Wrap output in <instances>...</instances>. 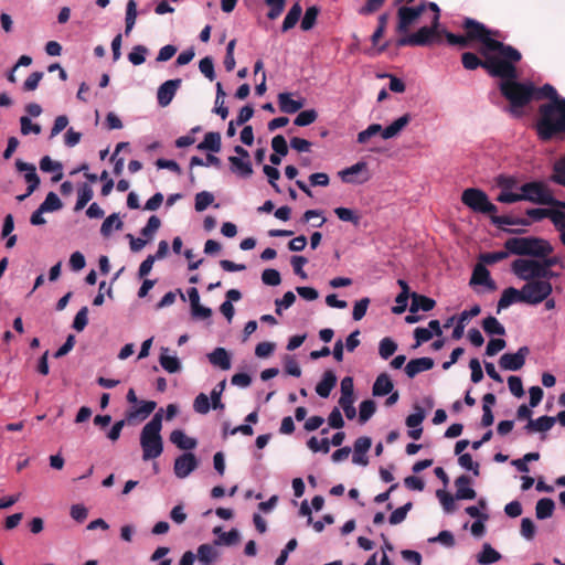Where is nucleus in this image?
Returning a JSON list of instances; mask_svg holds the SVG:
<instances>
[{
  "mask_svg": "<svg viewBox=\"0 0 565 565\" xmlns=\"http://www.w3.org/2000/svg\"><path fill=\"white\" fill-rule=\"evenodd\" d=\"M512 57H507V68L504 74L497 75L500 78L498 88L500 94L507 99L508 106L504 108L514 118H521L524 115V108L533 100H542L543 96L554 93L551 84H544L537 87L533 82H520L516 64L522 60V54L515 50Z\"/></svg>",
  "mask_w": 565,
  "mask_h": 565,
  "instance_id": "1",
  "label": "nucleus"
},
{
  "mask_svg": "<svg viewBox=\"0 0 565 565\" xmlns=\"http://www.w3.org/2000/svg\"><path fill=\"white\" fill-rule=\"evenodd\" d=\"M554 93L543 96L547 103L539 106V118L535 122L536 135L542 141H550L561 134H565V98L559 96L552 85Z\"/></svg>",
  "mask_w": 565,
  "mask_h": 565,
  "instance_id": "2",
  "label": "nucleus"
},
{
  "mask_svg": "<svg viewBox=\"0 0 565 565\" xmlns=\"http://www.w3.org/2000/svg\"><path fill=\"white\" fill-rule=\"evenodd\" d=\"M461 28L471 43H481L487 52H495L504 55V57H512L513 52L516 50L512 45L494 39L500 35L499 31L488 29L483 23L472 18H465Z\"/></svg>",
  "mask_w": 565,
  "mask_h": 565,
  "instance_id": "3",
  "label": "nucleus"
},
{
  "mask_svg": "<svg viewBox=\"0 0 565 565\" xmlns=\"http://www.w3.org/2000/svg\"><path fill=\"white\" fill-rule=\"evenodd\" d=\"M162 408L159 409L141 429L140 446L145 461L156 459L163 452V440L160 434L162 429Z\"/></svg>",
  "mask_w": 565,
  "mask_h": 565,
  "instance_id": "4",
  "label": "nucleus"
},
{
  "mask_svg": "<svg viewBox=\"0 0 565 565\" xmlns=\"http://www.w3.org/2000/svg\"><path fill=\"white\" fill-rule=\"evenodd\" d=\"M504 248L513 255L535 258L548 256L554 250L548 241L535 236L508 238Z\"/></svg>",
  "mask_w": 565,
  "mask_h": 565,
  "instance_id": "5",
  "label": "nucleus"
},
{
  "mask_svg": "<svg viewBox=\"0 0 565 565\" xmlns=\"http://www.w3.org/2000/svg\"><path fill=\"white\" fill-rule=\"evenodd\" d=\"M487 51H483L484 60H480L477 54L472 52H465L461 55L462 66L468 71L477 70L478 67H482L487 71V73L491 77H495L497 75L504 74L508 65H505L507 57L500 54H487Z\"/></svg>",
  "mask_w": 565,
  "mask_h": 565,
  "instance_id": "6",
  "label": "nucleus"
},
{
  "mask_svg": "<svg viewBox=\"0 0 565 565\" xmlns=\"http://www.w3.org/2000/svg\"><path fill=\"white\" fill-rule=\"evenodd\" d=\"M440 24L424 25L414 33H406L397 39L396 46H429L434 43L440 42L443 30H439Z\"/></svg>",
  "mask_w": 565,
  "mask_h": 565,
  "instance_id": "7",
  "label": "nucleus"
},
{
  "mask_svg": "<svg viewBox=\"0 0 565 565\" xmlns=\"http://www.w3.org/2000/svg\"><path fill=\"white\" fill-rule=\"evenodd\" d=\"M461 202L475 213H481L492 217L498 207L490 202L487 193L478 188H468L461 194Z\"/></svg>",
  "mask_w": 565,
  "mask_h": 565,
  "instance_id": "8",
  "label": "nucleus"
},
{
  "mask_svg": "<svg viewBox=\"0 0 565 565\" xmlns=\"http://www.w3.org/2000/svg\"><path fill=\"white\" fill-rule=\"evenodd\" d=\"M522 201H530L535 204L550 205L552 202V192L546 184L540 181H533L522 184Z\"/></svg>",
  "mask_w": 565,
  "mask_h": 565,
  "instance_id": "9",
  "label": "nucleus"
},
{
  "mask_svg": "<svg viewBox=\"0 0 565 565\" xmlns=\"http://www.w3.org/2000/svg\"><path fill=\"white\" fill-rule=\"evenodd\" d=\"M511 269L515 276L525 281L539 280V276L544 275V269L537 259L518 258L512 263Z\"/></svg>",
  "mask_w": 565,
  "mask_h": 565,
  "instance_id": "10",
  "label": "nucleus"
},
{
  "mask_svg": "<svg viewBox=\"0 0 565 565\" xmlns=\"http://www.w3.org/2000/svg\"><path fill=\"white\" fill-rule=\"evenodd\" d=\"M552 285L547 280L527 281L522 287V294L525 303L537 305L552 294Z\"/></svg>",
  "mask_w": 565,
  "mask_h": 565,
  "instance_id": "11",
  "label": "nucleus"
},
{
  "mask_svg": "<svg viewBox=\"0 0 565 565\" xmlns=\"http://www.w3.org/2000/svg\"><path fill=\"white\" fill-rule=\"evenodd\" d=\"M424 13V6L419 2L416 6H399L397 9V25L396 32L399 34H406L411 28L418 21L420 15Z\"/></svg>",
  "mask_w": 565,
  "mask_h": 565,
  "instance_id": "12",
  "label": "nucleus"
},
{
  "mask_svg": "<svg viewBox=\"0 0 565 565\" xmlns=\"http://www.w3.org/2000/svg\"><path fill=\"white\" fill-rule=\"evenodd\" d=\"M526 218H529L532 222H540L543 218H550L556 230H562L564 227V221H565V212L561 210H554V209H527L526 212Z\"/></svg>",
  "mask_w": 565,
  "mask_h": 565,
  "instance_id": "13",
  "label": "nucleus"
},
{
  "mask_svg": "<svg viewBox=\"0 0 565 565\" xmlns=\"http://www.w3.org/2000/svg\"><path fill=\"white\" fill-rule=\"evenodd\" d=\"M530 353L527 347H521L515 353H504L499 360V365L503 370L519 371L523 367L525 359Z\"/></svg>",
  "mask_w": 565,
  "mask_h": 565,
  "instance_id": "14",
  "label": "nucleus"
},
{
  "mask_svg": "<svg viewBox=\"0 0 565 565\" xmlns=\"http://www.w3.org/2000/svg\"><path fill=\"white\" fill-rule=\"evenodd\" d=\"M198 466L199 461L195 455L192 452H184L175 458L173 471L178 478L184 479L190 476V473L193 472Z\"/></svg>",
  "mask_w": 565,
  "mask_h": 565,
  "instance_id": "15",
  "label": "nucleus"
},
{
  "mask_svg": "<svg viewBox=\"0 0 565 565\" xmlns=\"http://www.w3.org/2000/svg\"><path fill=\"white\" fill-rule=\"evenodd\" d=\"M182 79H169L161 84L157 92V100L159 106L167 107L172 102L173 97L177 94V90L181 86Z\"/></svg>",
  "mask_w": 565,
  "mask_h": 565,
  "instance_id": "16",
  "label": "nucleus"
},
{
  "mask_svg": "<svg viewBox=\"0 0 565 565\" xmlns=\"http://www.w3.org/2000/svg\"><path fill=\"white\" fill-rule=\"evenodd\" d=\"M15 168L19 172H25L24 180L28 183V194H32L40 185V178L33 163L15 160Z\"/></svg>",
  "mask_w": 565,
  "mask_h": 565,
  "instance_id": "17",
  "label": "nucleus"
},
{
  "mask_svg": "<svg viewBox=\"0 0 565 565\" xmlns=\"http://www.w3.org/2000/svg\"><path fill=\"white\" fill-rule=\"evenodd\" d=\"M491 222L497 227L502 228L503 231H505L508 233H514V234L523 233L524 230L503 228V225H521V226L531 225V221L526 217H514L511 215H497V213L492 215Z\"/></svg>",
  "mask_w": 565,
  "mask_h": 565,
  "instance_id": "18",
  "label": "nucleus"
},
{
  "mask_svg": "<svg viewBox=\"0 0 565 565\" xmlns=\"http://www.w3.org/2000/svg\"><path fill=\"white\" fill-rule=\"evenodd\" d=\"M472 480L467 475H461L455 480L457 500H473L477 492L470 487Z\"/></svg>",
  "mask_w": 565,
  "mask_h": 565,
  "instance_id": "19",
  "label": "nucleus"
},
{
  "mask_svg": "<svg viewBox=\"0 0 565 565\" xmlns=\"http://www.w3.org/2000/svg\"><path fill=\"white\" fill-rule=\"evenodd\" d=\"M372 440L370 437L363 436L359 437L354 443V452L352 457V461L355 465L366 466L369 463V459L366 457V452L371 448Z\"/></svg>",
  "mask_w": 565,
  "mask_h": 565,
  "instance_id": "20",
  "label": "nucleus"
},
{
  "mask_svg": "<svg viewBox=\"0 0 565 565\" xmlns=\"http://www.w3.org/2000/svg\"><path fill=\"white\" fill-rule=\"evenodd\" d=\"M470 285H483L489 290H495V281L491 278L490 271L482 264L476 265L470 279Z\"/></svg>",
  "mask_w": 565,
  "mask_h": 565,
  "instance_id": "21",
  "label": "nucleus"
},
{
  "mask_svg": "<svg viewBox=\"0 0 565 565\" xmlns=\"http://www.w3.org/2000/svg\"><path fill=\"white\" fill-rule=\"evenodd\" d=\"M434 360L431 358H417L411 360L405 366V373L408 377L413 379L420 372L429 371L434 367Z\"/></svg>",
  "mask_w": 565,
  "mask_h": 565,
  "instance_id": "22",
  "label": "nucleus"
},
{
  "mask_svg": "<svg viewBox=\"0 0 565 565\" xmlns=\"http://www.w3.org/2000/svg\"><path fill=\"white\" fill-rule=\"evenodd\" d=\"M514 302H524L522 289H515L514 287H509L503 290L501 298L498 301L497 312L499 313L502 309L508 308Z\"/></svg>",
  "mask_w": 565,
  "mask_h": 565,
  "instance_id": "23",
  "label": "nucleus"
},
{
  "mask_svg": "<svg viewBox=\"0 0 565 565\" xmlns=\"http://www.w3.org/2000/svg\"><path fill=\"white\" fill-rule=\"evenodd\" d=\"M366 170V163L363 161L356 162L355 164L345 168L339 172V177L344 183H364L369 180V177H364L360 180L354 179V175Z\"/></svg>",
  "mask_w": 565,
  "mask_h": 565,
  "instance_id": "24",
  "label": "nucleus"
},
{
  "mask_svg": "<svg viewBox=\"0 0 565 565\" xmlns=\"http://www.w3.org/2000/svg\"><path fill=\"white\" fill-rule=\"evenodd\" d=\"M305 100L302 98L296 100L291 98L290 93H280L278 95L279 109L286 114H295L303 107Z\"/></svg>",
  "mask_w": 565,
  "mask_h": 565,
  "instance_id": "25",
  "label": "nucleus"
},
{
  "mask_svg": "<svg viewBox=\"0 0 565 565\" xmlns=\"http://www.w3.org/2000/svg\"><path fill=\"white\" fill-rule=\"evenodd\" d=\"M210 363L223 371L231 369V356L224 348H216L207 354Z\"/></svg>",
  "mask_w": 565,
  "mask_h": 565,
  "instance_id": "26",
  "label": "nucleus"
},
{
  "mask_svg": "<svg viewBox=\"0 0 565 565\" xmlns=\"http://www.w3.org/2000/svg\"><path fill=\"white\" fill-rule=\"evenodd\" d=\"M335 374L333 373V371L327 370L323 373L321 381L317 384L316 392L320 397L327 398L330 395L332 388L335 386Z\"/></svg>",
  "mask_w": 565,
  "mask_h": 565,
  "instance_id": "27",
  "label": "nucleus"
},
{
  "mask_svg": "<svg viewBox=\"0 0 565 565\" xmlns=\"http://www.w3.org/2000/svg\"><path fill=\"white\" fill-rule=\"evenodd\" d=\"M412 120L411 114H405L402 117L394 120L382 131L383 139H391L397 136Z\"/></svg>",
  "mask_w": 565,
  "mask_h": 565,
  "instance_id": "28",
  "label": "nucleus"
},
{
  "mask_svg": "<svg viewBox=\"0 0 565 565\" xmlns=\"http://www.w3.org/2000/svg\"><path fill=\"white\" fill-rule=\"evenodd\" d=\"M555 422V417L544 415L536 419H530L524 428L526 429L527 433H544L550 430L554 426Z\"/></svg>",
  "mask_w": 565,
  "mask_h": 565,
  "instance_id": "29",
  "label": "nucleus"
},
{
  "mask_svg": "<svg viewBox=\"0 0 565 565\" xmlns=\"http://www.w3.org/2000/svg\"><path fill=\"white\" fill-rule=\"evenodd\" d=\"M394 388V384L387 373H381L372 387V393L374 396H385L390 394Z\"/></svg>",
  "mask_w": 565,
  "mask_h": 565,
  "instance_id": "30",
  "label": "nucleus"
},
{
  "mask_svg": "<svg viewBox=\"0 0 565 565\" xmlns=\"http://www.w3.org/2000/svg\"><path fill=\"white\" fill-rule=\"evenodd\" d=\"M170 440L178 448L182 450H191L196 447V440L194 438L188 437L183 430L175 429L170 434Z\"/></svg>",
  "mask_w": 565,
  "mask_h": 565,
  "instance_id": "31",
  "label": "nucleus"
},
{
  "mask_svg": "<svg viewBox=\"0 0 565 565\" xmlns=\"http://www.w3.org/2000/svg\"><path fill=\"white\" fill-rule=\"evenodd\" d=\"M233 172L238 173L243 178H248L253 174V168L249 159H242L236 156L228 158Z\"/></svg>",
  "mask_w": 565,
  "mask_h": 565,
  "instance_id": "32",
  "label": "nucleus"
},
{
  "mask_svg": "<svg viewBox=\"0 0 565 565\" xmlns=\"http://www.w3.org/2000/svg\"><path fill=\"white\" fill-rule=\"evenodd\" d=\"M436 301L429 297L424 295H419L416 292L412 294V305L411 311L416 312L418 310L430 311L434 309Z\"/></svg>",
  "mask_w": 565,
  "mask_h": 565,
  "instance_id": "33",
  "label": "nucleus"
},
{
  "mask_svg": "<svg viewBox=\"0 0 565 565\" xmlns=\"http://www.w3.org/2000/svg\"><path fill=\"white\" fill-rule=\"evenodd\" d=\"M221 146L222 143L220 132L210 131L205 134L203 141L198 145V149L218 152L221 150Z\"/></svg>",
  "mask_w": 565,
  "mask_h": 565,
  "instance_id": "34",
  "label": "nucleus"
},
{
  "mask_svg": "<svg viewBox=\"0 0 565 565\" xmlns=\"http://www.w3.org/2000/svg\"><path fill=\"white\" fill-rule=\"evenodd\" d=\"M40 169L43 172H56V174L53 175V178H52L53 182H58L63 178L62 163L57 162V161H53L49 156H44L40 160Z\"/></svg>",
  "mask_w": 565,
  "mask_h": 565,
  "instance_id": "35",
  "label": "nucleus"
},
{
  "mask_svg": "<svg viewBox=\"0 0 565 565\" xmlns=\"http://www.w3.org/2000/svg\"><path fill=\"white\" fill-rule=\"evenodd\" d=\"M301 13H302V8L298 2H296L289 9L288 13L286 14V17L284 19L282 25H281V32L285 33V32L291 30L292 28H295V25L297 24V22L300 19Z\"/></svg>",
  "mask_w": 565,
  "mask_h": 565,
  "instance_id": "36",
  "label": "nucleus"
},
{
  "mask_svg": "<svg viewBox=\"0 0 565 565\" xmlns=\"http://www.w3.org/2000/svg\"><path fill=\"white\" fill-rule=\"evenodd\" d=\"M555 503L550 498H542L536 502L535 514L539 520H545L553 515Z\"/></svg>",
  "mask_w": 565,
  "mask_h": 565,
  "instance_id": "37",
  "label": "nucleus"
},
{
  "mask_svg": "<svg viewBox=\"0 0 565 565\" xmlns=\"http://www.w3.org/2000/svg\"><path fill=\"white\" fill-rule=\"evenodd\" d=\"M501 558V554L495 551L489 543H484L482 551L478 554L477 561L481 565H489L498 562Z\"/></svg>",
  "mask_w": 565,
  "mask_h": 565,
  "instance_id": "38",
  "label": "nucleus"
},
{
  "mask_svg": "<svg viewBox=\"0 0 565 565\" xmlns=\"http://www.w3.org/2000/svg\"><path fill=\"white\" fill-rule=\"evenodd\" d=\"M122 226H124V223L119 218L118 214L113 213L109 216H107L105 218V221L103 222V224L100 226V234L104 237H108L113 232V227H115L117 231H119L122 228Z\"/></svg>",
  "mask_w": 565,
  "mask_h": 565,
  "instance_id": "39",
  "label": "nucleus"
},
{
  "mask_svg": "<svg viewBox=\"0 0 565 565\" xmlns=\"http://www.w3.org/2000/svg\"><path fill=\"white\" fill-rule=\"evenodd\" d=\"M214 534H220L217 544H224L227 546L235 545L239 542V533L236 529H232L228 532H222L220 526L213 530Z\"/></svg>",
  "mask_w": 565,
  "mask_h": 565,
  "instance_id": "40",
  "label": "nucleus"
},
{
  "mask_svg": "<svg viewBox=\"0 0 565 565\" xmlns=\"http://www.w3.org/2000/svg\"><path fill=\"white\" fill-rule=\"evenodd\" d=\"M94 195L93 189L89 184L83 183L77 191V201L75 210L79 211L84 209Z\"/></svg>",
  "mask_w": 565,
  "mask_h": 565,
  "instance_id": "41",
  "label": "nucleus"
},
{
  "mask_svg": "<svg viewBox=\"0 0 565 565\" xmlns=\"http://www.w3.org/2000/svg\"><path fill=\"white\" fill-rule=\"evenodd\" d=\"M482 328L488 334L504 335L505 329L497 318L489 316L482 321Z\"/></svg>",
  "mask_w": 565,
  "mask_h": 565,
  "instance_id": "42",
  "label": "nucleus"
},
{
  "mask_svg": "<svg viewBox=\"0 0 565 565\" xmlns=\"http://www.w3.org/2000/svg\"><path fill=\"white\" fill-rule=\"evenodd\" d=\"M319 12H320V9L317 6L309 7L306 10L305 15L300 23V28L302 31H309L315 26V24L317 22V18L319 15Z\"/></svg>",
  "mask_w": 565,
  "mask_h": 565,
  "instance_id": "43",
  "label": "nucleus"
},
{
  "mask_svg": "<svg viewBox=\"0 0 565 565\" xmlns=\"http://www.w3.org/2000/svg\"><path fill=\"white\" fill-rule=\"evenodd\" d=\"M156 406L157 403L153 401L142 402L137 409L129 412L127 417L128 419H132L140 416L142 419H145L156 409Z\"/></svg>",
  "mask_w": 565,
  "mask_h": 565,
  "instance_id": "44",
  "label": "nucleus"
},
{
  "mask_svg": "<svg viewBox=\"0 0 565 565\" xmlns=\"http://www.w3.org/2000/svg\"><path fill=\"white\" fill-rule=\"evenodd\" d=\"M376 404L373 399H365L360 404L359 422L366 423L375 413Z\"/></svg>",
  "mask_w": 565,
  "mask_h": 565,
  "instance_id": "45",
  "label": "nucleus"
},
{
  "mask_svg": "<svg viewBox=\"0 0 565 565\" xmlns=\"http://www.w3.org/2000/svg\"><path fill=\"white\" fill-rule=\"evenodd\" d=\"M137 19V3L135 0H129L126 8V28L125 34L128 35L135 26Z\"/></svg>",
  "mask_w": 565,
  "mask_h": 565,
  "instance_id": "46",
  "label": "nucleus"
},
{
  "mask_svg": "<svg viewBox=\"0 0 565 565\" xmlns=\"http://www.w3.org/2000/svg\"><path fill=\"white\" fill-rule=\"evenodd\" d=\"M443 34L446 38L449 45L459 46L461 49L468 47L470 45V40L467 38V34H455L447 30H443Z\"/></svg>",
  "mask_w": 565,
  "mask_h": 565,
  "instance_id": "47",
  "label": "nucleus"
},
{
  "mask_svg": "<svg viewBox=\"0 0 565 565\" xmlns=\"http://www.w3.org/2000/svg\"><path fill=\"white\" fill-rule=\"evenodd\" d=\"M63 204L54 192H49L45 200L41 203V211L54 212L62 209Z\"/></svg>",
  "mask_w": 565,
  "mask_h": 565,
  "instance_id": "48",
  "label": "nucleus"
},
{
  "mask_svg": "<svg viewBox=\"0 0 565 565\" xmlns=\"http://www.w3.org/2000/svg\"><path fill=\"white\" fill-rule=\"evenodd\" d=\"M226 387V380H222L215 385L211 392V403L214 409H224V404L221 401L222 394Z\"/></svg>",
  "mask_w": 565,
  "mask_h": 565,
  "instance_id": "49",
  "label": "nucleus"
},
{
  "mask_svg": "<svg viewBox=\"0 0 565 565\" xmlns=\"http://www.w3.org/2000/svg\"><path fill=\"white\" fill-rule=\"evenodd\" d=\"M436 495L439 499L445 512L452 513L456 510V498L451 493L440 489L436 491Z\"/></svg>",
  "mask_w": 565,
  "mask_h": 565,
  "instance_id": "50",
  "label": "nucleus"
},
{
  "mask_svg": "<svg viewBox=\"0 0 565 565\" xmlns=\"http://www.w3.org/2000/svg\"><path fill=\"white\" fill-rule=\"evenodd\" d=\"M334 213L339 217V220H341L343 222H350L354 225L360 224V220H361L360 215L351 209L337 207V209H334Z\"/></svg>",
  "mask_w": 565,
  "mask_h": 565,
  "instance_id": "51",
  "label": "nucleus"
},
{
  "mask_svg": "<svg viewBox=\"0 0 565 565\" xmlns=\"http://www.w3.org/2000/svg\"><path fill=\"white\" fill-rule=\"evenodd\" d=\"M397 350V344L391 338H383L380 341L379 353L382 359L387 360Z\"/></svg>",
  "mask_w": 565,
  "mask_h": 565,
  "instance_id": "52",
  "label": "nucleus"
},
{
  "mask_svg": "<svg viewBox=\"0 0 565 565\" xmlns=\"http://www.w3.org/2000/svg\"><path fill=\"white\" fill-rule=\"evenodd\" d=\"M412 508H413V503L407 502L404 505L394 510L388 518L390 523L392 525L402 523L406 519V515L412 510Z\"/></svg>",
  "mask_w": 565,
  "mask_h": 565,
  "instance_id": "53",
  "label": "nucleus"
},
{
  "mask_svg": "<svg viewBox=\"0 0 565 565\" xmlns=\"http://www.w3.org/2000/svg\"><path fill=\"white\" fill-rule=\"evenodd\" d=\"M318 117V113L315 109H307L300 111L294 120V124L299 127H306L315 122Z\"/></svg>",
  "mask_w": 565,
  "mask_h": 565,
  "instance_id": "54",
  "label": "nucleus"
},
{
  "mask_svg": "<svg viewBox=\"0 0 565 565\" xmlns=\"http://www.w3.org/2000/svg\"><path fill=\"white\" fill-rule=\"evenodd\" d=\"M41 126L32 122L29 116H22L20 118V131L23 136H28L30 134L39 135L41 134Z\"/></svg>",
  "mask_w": 565,
  "mask_h": 565,
  "instance_id": "55",
  "label": "nucleus"
},
{
  "mask_svg": "<svg viewBox=\"0 0 565 565\" xmlns=\"http://www.w3.org/2000/svg\"><path fill=\"white\" fill-rule=\"evenodd\" d=\"M265 3L269 7V11L267 12V18L269 20H276L284 11L286 6V0H264Z\"/></svg>",
  "mask_w": 565,
  "mask_h": 565,
  "instance_id": "56",
  "label": "nucleus"
},
{
  "mask_svg": "<svg viewBox=\"0 0 565 565\" xmlns=\"http://www.w3.org/2000/svg\"><path fill=\"white\" fill-rule=\"evenodd\" d=\"M148 49L145 45H136L128 54V60L134 65H140L145 63Z\"/></svg>",
  "mask_w": 565,
  "mask_h": 565,
  "instance_id": "57",
  "label": "nucleus"
},
{
  "mask_svg": "<svg viewBox=\"0 0 565 565\" xmlns=\"http://www.w3.org/2000/svg\"><path fill=\"white\" fill-rule=\"evenodd\" d=\"M160 365L169 373H175L181 369L180 361L177 356L161 354L159 358Z\"/></svg>",
  "mask_w": 565,
  "mask_h": 565,
  "instance_id": "58",
  "label": "nucleus"
},
{
  "mask_svg": "<svg viewBox=\"0 0 565 565\" xmlns=\"http://www.w3.org/2000/svg\"><path fill=\"white\" fill-rule=\"evenodd\" d=\"M509 254H511L508 249L498 250L492 253H484L480 255V260L487 265L497 264L505 258H508Z\"/></svg>",
  "mask_w": 565,
  "mask_h": 565,
  "instance_id": "59",
  "label": "nucleus"
},
{
  "mask_svg": "<svg viewBox=\"0 0 565 565\" xmlns=\"http://www.w3.org/2000/svg\"><path fill=\"white\" fill-rule=\"evenodd\" d=\"M199 70L207 79H215L214 63L211 56H205L200 61Z\"/></svg>",
  "mask_w": 565,
  "mask_h": 565,
  "instance_id": "60",
  "label": "nucleus"
},
{
  "mask_svg": "<svg viewBox=\"0 0 565 565\" xmlns=\"http://www.w3.org/2000/svg\"><path fill=\"white\" fill-rule=\"evenodd\" d=\"M307 446L313 452L321 451L323 454H328L330 451V440L328 438H322L318 440L317 437H311L307 441Z\"/></svg>",
  "mask_w": 565,
  "mask_h": 565,
  "instance_id": "61",
  "label": "nucleus"
},
{
  "mask_svg": "<svg viewBox=\"0 0 565 565\" xmlns=\"http://www.w3.org/2000/svg\"><path fill=\"white\" fill-rule=\"evenodd\" d=\"M214 201V196L212 193L210 192H206V191H202V192H199L196 195H195V210L198 212H202L204 211L210 204H212Z\"/></svg>",
  "mask_w": 565,
  "mask_h": 565,
  "instance_id": "62",
  "label": "nucleus"
},
{
  "mask_svg": "<svg viewBox=\"0 0 565 565\" xmlns=\"http://www.w3.org/2000/svg\"><path fill=\"white\" fill-rule=\"evenodd\" d=\"M161 221L157 215H151L145 227L141 228V235L151 238L154 233L160 228Z\"/></svg>",
  "mask_w": 565,
  "mask_h": 565,
  "instance_id": "63",
  "label": "nucleus"
},
{
  "mask_svg": "<svg viewBox=\"0 0 565 565\" xmlns=\"http://www.w3.org/2000/svg\"><path fill=\"white\" fill-rule=\"evenodd\" d=\"M557 180H565V156L558 159L553 166L551 181L557 184Z\"/></svg>",
  "mask_w": 565,
  "mask_h": 565,
  "instance_id": "64",
  "label": "nucleus"
}]
</instances>
